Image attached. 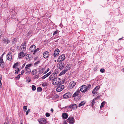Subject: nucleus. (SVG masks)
I'll return each mask as SVG.
<instances>
[{"instance_id":"1","label":"nucleus","mask_w":124,"mask_h":124,"mask_svg":"<svg viewBox=\"0 0 124 124\" xmlns=\"http://www.w3.org/2000/svg\"><path fill=\"white\" fill-rule=\"evenodd\" d=\"M61 79L58 78H56L52 81V84L54 85H56L59 84L61 82Z\"/></svg>"},{"instance_id":"2","label":"nucleus","mask_w":124,"mask_h":124,"mask_svg":"<svg viewBox=\"0 0 124 124\" xmlns=\"http://www.w3.org/2000/svg\"><path fill=\"white\" fill-rule=\"evenodd\" d=\"M32 66V64L30 63L26 65L25 67V71L26 72L25 73L27 74H29L31 71L30 67Z\"/></svg>"},{"instance_id":"3","label":"nucleus","mask_w":124,"mask_h":124,"mask_svg":"<svg viewBox=\"0 0 124 124\" xmlns=\"http://www.w3.org/2000/svg\"><path fill=\"white\" fill-rule=\"evenodd\" d=\"M57 76L56 73L55 72L53 73L49 77L48 79L49 81H53L54 79H55Z\"/></svg>"},{"instance_id":"4","label":"nucleus","mask_w":124,"mask_h":124,"mask_svg":"<svg viewBox=\"0 0 124 124\" xmlns=\"http://www.w3.org/2000/svg\"><path fill=\"white\" fill-rule=\"evenodd\" d=\"M65 58V57L64 54L61 55L58 58L57 62H60L64 61Z\"/></svg>"},{"instance_id":"5","label":"nucleus","mask_w":124,"mask_h":124,"mask_svg":"<svg viewBox=\"0 0 124 124\" xmlns=\"http://www.w3.org/2000/svg\"><path fill=\"white\" fill-rule=\"evenodd\" d=\"M2 57L1 56L0 58V66L1 68H3L5 67V63L2 59Z\"/></svg>"},{"instance_id":"6","label":"nucleus","mask_w":124,"mask_h":124,"mask_svg":"<svg viewBox=\"0 0 124 124\" xmlns=\"http://www.w3.org/2000/svg\"><path fill=\"white\" fill-rule=\"evenodd\" d=\"M80 91L83 93H85L88 90L86 88V86L85 85H82L81 87Z\"/></svg>"},{"instance_id":"7","label":"nucleus","mask_w":124,"mask_h":124,"mask_svg":"<svg viewBox=\"0 0 124 124\" xmlns=\"http://www.w3.org/2000/svg\"><path fill=\"white\" fill-rule=\"evenodd\" d=\"M64 86L63 85H59L58 87L56 88V91L59 92L62 91L64 88Z\"/></svg>"},{"instance_id":"8","label":"nucleus","mask_w":124,"mask_h":124,"mask_svg":"<svg viewBox=\"0 0 124 124\" xmlns=\"http://www.w3.org/2000/svg\"><path fill=\"white\" fill-rule=\"evenodd\" d=\"M38 121L40 124H46V120L44 118H40L39 120Z\"/></svg>"},{"instance_id":"9","label":"nucleus","mask_w":124,"mask_h":124,"mask_svg":"<svg viewBox=\"0 0 124 124\" xmlns=\"http://www.w3.org/2000/svg\"><path fill=\"white\" fill-rule=\"evenodd\" d=\"M67 120L68 122L70 124H73L75 122L74 119L73 117H69Z\"/></svg>"},{"instance_id":"10","label":"nucleus","mask_w":124,"mask_h":124,"mask_svg":"<svg viewBox=\"0 0 124 124\" xmlns=\"http://www.w3.org/2000/svg\"><path fill=\"white\" fill-rule=\"evenodd\" d=\"M71 95V93H67L63 95V97L64 98H68L70 97Z\"/></svg>"},{"instance_id":"11","label":"nucleus","mask_w":124,"mask_h":124,"mask_svg":"<svg viewBox=\"0 0 124 124\" xmlns=\"http://www.w3.org/2000/svg\"><path fill=\"white\" fill-rule=\"evenodd\" d=\"M21 50L24 51L26 50V44L25 43H23L20 46Z\"/></svg>"},{"instance_id":"12","label":"nucleus","mask_w":124,"mask_h":124,"mask_svg":"<svg viewBox=\"0 0 124 124\" xmlns=\"http://www.w3.org/2000/svg\"><path fill=\"white\" fill-rule=\"evenodd\" d=\"M12 54L11 52H9L8 54L7 55V59L9 61H11L12 59Z\"/></svg>"},{"instance_id":"13","label":"nucleus","mask_w":124,"mask_h":124,"mask_svg":"<svg viewBox=\"0 0 124 124\" xmlns=\"http://www.w3.org/2000/svg\"><path fill=\"white\" fill-rule=\"evenodd\" d=\"M64 66V64L63 63L61 62L59 63V65H58V68L60 70H62L63 69Z\"/></svg>"},{"instance_id":"14","label":"nucleus","mask_w":124,"mask_h":124,"mask_svg":"<svg viewBox=\"0 0 124 124\" xmlns=\"http://www.w3.org/2000/svg\"><path fill=\"white\" fill-rule=\"evenodd\" d=\"M43 56L44 58H46L49 56V53L48 51H45L43 53Z\"/></svg>"},{"instance_id":"15","label":"nucleus","mask_w":124,"mask_h":124,"mask_svg":"<svg viewBox=\"0 0 124 124\" xmlns=\"http://www.w3.org/2000/svg\"><path fill=\"white\" fill-rule=\"evenodd\" d=\"M76 83V82H75L73 81H72L70 82L69 84L70 88L71 89L73 88L75 85Z\"/></svg>"},{"instance_id":"16","label":"nucleus","mask_w":124,"mask_h":124,"mask_svg":"<svg viewBox=\"0 0 124 124\" xmlns=\"http://www.w3.org/2000/svg\"><path fill=\"white\" fill-rule=\"evenodd\" d=\"M60 51L58 49H56L54 51V57H56L59 54Z\"/></svg>"},{"instance_id":"17","label":"nucleus","mask_w":124,"mask_h":124,"mask_svg":"<svg viewBox=\"0 0 124 124\" xmlns=\"http://www.w3.org/2000/svg\"><path fill=\"white\" fill-rule=\"evenodd\" d=\"M69 107L70 108H72L73 109H75L77 108L78 106L77 104H74L70 105Z\"/></svg>"},{"instance_id":"18","label":"nucleus","mask_w":124,"mask_h":124,"mask_svg":"<svg viewBox=\"0 0 124 124\" xmlns=\"http://www.w3.org/2000/svg\"><path fill=\"white\" fill-rule=\"evenodd\" d=\"M36 47L34 45L31 46L30 47V50L31 52L34 51L36 49Z\"/></svg>"},{"instance_id":"19","label":"nucleus","mask_w":124,"mask_h":124,"mask_svg":"<svg viewBox=\"0 0 124 124\" xmlns=\"http://www.w3.org/2000/svg\"><path fill=\"white\" fill-rule=\"evenodd\" d=\"M80 91L79 89L77 90L76 92L74 93L72 96V97H75L76 96H78L79 95Z\"/></svg>"},{"instance_id":"20","label":"nucleus","mask_w":124,"mask_h":124,"mask_svg":"<svg viewBox=\"0 0 124 124\" xmlns=\"http://www.w3.org/2000/svg\"><path fill=\"white\" fill-rule=\"evenodd\" d=\"M62 116L63 119H67L68 117V114L66 113H63L62 114Z\"/></svg>"},{"instance_id":"21","label":"nucleus","mask_w":124,"mask_h":124,"mask_svg":"<svg viewBox=\"0 0 124 124\" xmlns=\"http://www.w3.org/2000/svg\"><path fill=\"white\" fill-rule=\"evenodd\" d=\"M2 41L4 43L8 44L9 43L10 41L7 38H4L3 39Z\"/></svg>"},{"instance_id":"22","label":"nucleus","mask_w":124,"mask_h":124,"mask_svg":"<svg viewBox=\"0 0 124 124\" xmlns=\"http://www.w3.org/2000/svg\"><path fill=\"white\" fill-rule=\"evenodd\" d=\"M100 88V87L99 86H96L93 90L92 91V93L93 94H94L96 93V92Z\"/></svg>"},{"instance_id":"23","label":"nucleus","mask_w":124,"mask_h":124,"mask_svg":"<svg viewBox=\"0 0 124 124\" xmlns=\"http://www.w3.org/2000/svg\"><path fill=\"white\" fill-rule=\"evenodd\" d=\"M67 70H68L67 69V68L64 69L59 74V76H60L64 74Z\"/></svg>"},{"instance_id":"24","label":"nucleus","mask_w":124,"mask_h":124,"mask_svg":"<svg viewBox=\"0 0 124 124\" xmlns=\"http://www.w3.org/2000/svg\"><path fill=\"white\" fill-rule=\"evenodd\" d=\"M51 73V72H50L44 75L41 77L42 79H43L46 78V77L48 76Z\"/></svg>"},{"instance_id":"25","label":"nucleus","mask_w":124,"mask_h":124,"mask_svg":"<svg viewBox=\"0 0 124 124\" xmlns=\"http://www.w3.org/2000/svg\"><path fill=\"white\" fill-rule=\"evenodd\" d=\"M18 55L19 57V58L24 57L25 56L24 53L22 52H21L19 53Z\"/></svg>"},{"instance_id":"26","label":"nucleus","mask_w":124,"mask_h":124,"mask_svg":"<svg viewBox=\"0 0 124 124\" xmlns=\"http://www.w3.org/2000/svg\"><path fill=\"white\" fill-rule=\"evenodd\" d=\"M45 70V68H42L41 69H40L39 71V74H42L43 73L44 71Z\"/></svg>"},{"instance_id":"27","label":"nucleus","mask_w":124,"mask_h":124,"mask_svg":"<svg viewBox=\"0 0 124 124\" xmlns=\"http://www.w3.org/2000/svg\"><path fill=\"white\" fill-rule=\"evenodd\" d=\"M38 72L37 70L36 69H34L32 71V72L33 75L36 74Z\"/></svg>"},{"instance_id":"28","label":"nucleus","mask_w":124,"mask_h":124,"mask_svg":"<svg viewBox=\"0 0 124 124\" xmlns=\"http://www.w3.org/2000/svg\"><path fill=\"white\" fill-rule=\"evenodd\" d=\"M85 104V102L84 101H82L78 105V107H80L81 106L84 105Z\"/></svg>"},{"instance_id":"29","label":"nucleus","mask_w":124,"mask_h":124,"mask_svg":"<svg viewBox=\"0 0 124 124\" xmlns=\"http://www.w3.org/2000/svg\"><path fill=\"white\" fill-rule=\"evenodd\" d=\"M37 92H40L42 90V89L41 87H39L37 88Z\"/></svg>"},{"instance_id":"30","label":"nucleus","mask_w":124,"mask_h":124,"mask_svg":"<svg viewBox=\"0 0 124 124\" xmlns=\"http://www.w3.org/2000/svg\"><path fill=\"white\" fill-rule=\"evenodd\" d=\"M105 103V102H103L101 103V105L100 107L101 108H102L103 107Z\"/></svg>"},{"instance_id":"31","label":"nucleus","mask_w":124,"mask_h":124,"mask_svg":"<svg viewBox=\"0 0 124 124\" xmlns=\"http://www.w3.org/2000/svg\"><path fill=\"white\" fill-rule=\"evenodd\" d=\"M20 71V69L18 68H17L16 69V70H15V71H16L15 72V74H17L18 72Z\"/></svg>"},{"instance_id":"32","label":"nucleus","mask_w":124,"mask_h":124,"mask_svg":"<svg viewBox=\"0 0 124 124\" xmlns=\"http://www.w3.org/2000/svg\"><path fill=\"white\" fill-rule=\"evenodd\" d=\"M36 89V86L34 85H32V89L33 91L35 90Z\"/></svg>"},{"instance_id":"33","label":"nucleus","mask_w":124,"mask_h":124,"mask_svg":"<svg viewBox=\"0 0 124 124\" xmlns=\"http://www.w3.org/2000/svg\"><path fill=\"white\" fill-rule=\"evenodd\" d=\"M39 48H38L36 50H35L34 51V52L33 53V54H35L37 53V52L39 51Z\"/></svg>"},{"instance_id":"34","label":"nucleus","mask_w":124,"mask_h":124,"mask_svg":"<svg viewBox=\"0 0 124 124\" xmlns=\"http://www.w3.org/2000/svg\"><path fill=\"white\" fill-rule=\"evenodd\" d=\"M59 31L58 30H56L54 32L53 34V35H54L55 34L58 33H59Z\"/></svg>"},{"instance_id":"35","label":"nucleus","mask_w":124,"mask_h":124,"mask_svg":"<svg viewBox=\"0 0 124 124\" xmlns=\"http://www.w3.org/2000/svg\"><path fill=\"white\" fill-rule=\"evenodd\" d=\"M70 67V64H68L67 65L66 67H67V69L68 70H69Z\"/></svg>"},{"instance_id":"36","label":"nucleus","mask_w":124,"mask_h":124,"mask_svg":"<svg viewBox=\"0 0 124 124\" xmlns=\"http://www.w3.org/2000/svg\"><path fill=\"white\" fill-rule=\"evenodd\" d=\"M100 96H98L97 97L94 98L93 100L92 101L93 102H95V100H98V98Z\"/></svg>"},{"instance_id":"37","label":"nucleus","mask_w":124,"mask_h":124,"mask_svg":"<svg viewBox=\"0 0 124 124\" xmlns=\"http://www.w3.org/2000/svg\"><path fill=\"white\" fill-rule=\"evenodd\" d=\"M18 64V62L16 63H14L13 66V68H15L17 66Z\"/></svg>"},{"instance_id":"38","label":"nucleus","mask_w":124,"mask_h":124,"mask_svg":"<svg viewBox=\"0 0 124 124\" xmlns=\"http://www.w3.org/2000/svg\"><path fill=\"white\" fill-rule=\"evenodd\" d=\"M91 87V85L90 84H89L87 86H86V88L87 89V90H88L89 88Z\"/></svg>"},{"instance_id":"39","label":"nucleus","mask_w":124,"mask_h":124,"mask_svg":"<svg viewBox=\"0 0 124 124\" xmlns=\"http://www.w3.org/2000/svg\"><path fill=\"white\" fill-rule=\"evenodd\" d=\"M40 61H38L37 62H36L34 64V65L35 66H36L37 65V64H39L40 62Z\"/></svg>"},{"instance_id":"40","label":"nucleus","mask_w":124,"mask_h":124,"mask_svg":"<svg viewBox=\"0 0 124 124\" xmlns=\"http://www.w3.org/2000/svg\"><path fill=\"white\" fill-rule=\"evenodd\" d=\"M27 106H24L23 107V110L24 111H26L27 109Z\"/></svg>"},{"instance_id":"41","label":"nucleus","mask_w":124,"mask_h":124,"mask_svg":"<svg viewBox=\"0 0 124 124\" xmlns=\"http://www.w3.org/2000/svg\"><path fill=\"white\" fill-rule=\"evenodd\" d=\"M47 85V83H44L42 84V85L43 86H45Z\"/></svg>"},{"instance_id":"42","label":"nucleus","mask_w":124,"mask_h":124,"mask_svg":"<svg viewBox=\"0 0 124 124\" xmlns=\"http://www.w3.org/2000/svg\"><path fill=\"white\" fill-rule=\"evenodd\" d=\"M100 71L101 72L103 73L105 71V70L104 69L102 68L100 69Z\"/></svg>"},{"instance_id":"43","label":"nucleus","mask_w":124,"mask_h":124,"mask_svg":"<svg viewBox=\"0 0 124 124\" xmlns=\"http://www.w3.org/2000/svg\"><path fill=\"white\" fill-rule=\"evenodd\" d=\"M30 109H28L26 113V115H27L28 114L29 112H30Z\"/></svg>"},{"instance_id":"44","label":"nucleus","mask_w":124,"mask_h":124,"mask_svg":"<svg viewBox=\"0 0 124 124\" xmlns=\"http://www.w3.org/2000/svg\"><path fill=\"white\" fill-rule=\"evenodd\" d=\"M39 78V75H36L34 77V78Z\"/></svg>"},{"instance_id":"45","label":"nucleus","mask_w":124,"mask_h":124,"mask_svg":"<svg viewBox=\"0 0 124 124\" xmlns=\"http://www.w3.org/2000/svg\"><path fill=\"white\" fill-rule=\"evenodd\" d=\"M46 117H49L50 116V115L49 113H46Z\"/></svg>"},{"instance_id":"46","label":"nucleus","mask_w":124,"mask_h":124,"mask_svg":"<svg viewBox=\"0 0 124 124\" xmlns=\"http://www.w3.org/2000/svg\"><path fill=\"white\" fill-rule=\"evenodd\" d=\"M20 74H19L17 76L16 78L17 79H19L20 77Z\"/></svg>"},{"instance_id":"47","label":"nucleus","mask_w":124,"mask_h":124,"mask_svg":"<svg viewBox=\"0 0 124 124\" xmlns=\"http://www.w3.org/2000/svg\"><path fill=\"white\" fill-rule=\"evenodd\" d=\"M49 70V68H48L47 69V70L46 71H45V72L44 73V74H45L46 73H47Z\"/></svg>"},{"instance_id":"48","label":"nucleus","mask_w":124,"mask_h":124,"mask_svg":"<svg viewBox=\"0 0 124 124\" xmlns=\"http://www.w3.org/2000/svg\"><path fill=\"white\" fill-rule=\"evenodd\" d=\"M95 103V102H93V101H92L91 103V105L92 106H93L94 104Z\"/></svg>"},{"instance_id":"49","label":"nucleus","mask_w":124,"mask_h":124,"mask_svg":"<svg viewBox=\"0 0 124 124\" xmlns=\"http://www.w3.org/2000/svg\"><path fill=\"white\" fill-rule=\"evenodd\" d=\"M97 67H96L94 68L93 69V70L94 71H96V70H97Z\"/></svg>"},{"instance_id":"50","label":"nucleus","mask_w":124,"mask_h":124,"mask_svg":"<svg viewBox=\"0 0 124 124\" xmlns=\"http://www.w3.org/2000/svg\"><path fill=\"white\" fill-rule=\"evenodd\" d=\"M25 63H24L22 66V68H21L22 69H23V68H24V66H25Z\"/></svg>"},{"instance_id":"51","label":"nucleus","mask_w":124,"mask_h":124,"mask_svg":"<svg viewBox=\"0 0 124 124\" xmlns=\"http://www.w3.org/2000/svg\"><path fill=\"white\" fill-rule=\"evenodd\" d=\"M63 124H67V122L65 120H64L63 121Z\"/></svg>"},{"instance_id":"52","label":"nucleus","mask_w":124,"mask_h":124,"mask_svg":"<svg viewBox=\"0 0 124 124\" xmlns=\"http://www.w3.org/2000/svg\"><path fill=\"white\" fill-rule=\"evenodd\" d=\"M10 50L11 51L14 52V49L13 48H11L10 49Z\"/></svg>"},{"instance_id":"53","label":"nucleus","mask_w":124,"mask_h":124,"mask_svg":"<svg viewBox=\"0 0 124 124\" xmlns=\"http://www.w3.org/2000/svg\"><path fill=\"white\" fill-rule=\"evenodd\" d=\"M2 78V76L1 75H0V80H1Z\"/></svg>"},{"instance_id":"54","label":"nucleus","mask_w":124,"mask_h":124,"mask_svg":"<svg viewBox=\"0 0 124 124\" xmlns=\"http://www.w3.org/2000/svg\"><path fill=\"white\" fill-rule=\"evenodd\" d=\"M24 71L23 70H22L21 72V74L23 75L24 72Z\"/></svg>"},{"instance_id":"55","label":"nucleus","mask_w":124,"mask_h":124,"mask_svg":"<svg viewBox=\"0 0 124 124\" xmlns=\"http://www.w3.org/2000/svg\"><path fill=\"white\" fill-rule=\"evenodd\" d=\"M0 87L1 88L2 87V83H0Z\"/></svg>"},{"instance_id":"56","label":"nucleus","mask_w":124,"mask_h":124,"mask_svg":"<svg viewBox=\"0 0 124 124\" xmlns=\"http://www.w3.org/2000/svg\"><path fill=\"white\" fill-rule=\"evenodd\" d=\"M51 111L52 112H53L54 111V110L53 108H51Z\"/></svg>"},{"instance_id":"57","label":"nucleus","mask_w":124,"mask_h":124,"mask_svg":"<svg viewBox=\"0 0 124 124\" xmlns=\"http://www.w3.org/2000/svg\"><path fill=\"white\" fill-rule=\"evenodd\" d=\"M122 38H120L118 39V40H121Z\"/></svg>"},{"instance_id":"58","label":"nucleus","mask_w":124,"mask_h":124,"mask_svg":"<svg viewBox=\"0 0 124 124\" xmlns=\"http://www.w3.org/2000/svg\"><path fill=\"white\" fill-rule=\"evenodd\" d=\"M31 81V80H29L28 81V83H29V82H30Z\"/></svg>"},{"instance_id":"59","label":"nucleus","mask_w":124,"mask_h":124,"mask_svg":"<svg viewBox=\"0 0 124 124\" xmlns=\"http://www.w3.org/2000/svg\"><path fill=\"white\" fill-rule=\"evenodd\" d=\"M56 97H58V95H56Z\"/></svg>"},{"instance_id":"60","label":"nucleus","mask_w":124,"mask_h":124,"mask_svg":"<svg viewBox=\"0 0 124 124\" xmlns=\"http://www.w3.org/2000/svg\"><path fill=\"white\" fill-rule=\"evenodd\" d=\"M4 124H8V123H4Z\"/></svg>"},{"instance_id":"61","label":"nucleus","mask_w":124,"mask_h":124,"mask_svg":"<svg viewBox=\"0 0 124 124\" xmlns=\"http://www.w3.org/2000/svg\"><path fill=\"white\" fill-rule=\"evenodd\" d=\"M30 33H31V32H28V33L29 34H30Z\"/></svg>"},{"instance_id":"62","label":"nucleus","mask_w":124,"mask_h":124,"mask_svg":"<svg viewBox=\"0 0 124 124\" xmlns=\"http://www.w3.org/2000/svg\"><path fill=\"white\" fill-rule=\"evenodd\" d=\"M56 60H54V62H56Z\"/></svg>"},{"instance_id":"63","label":"nucleus","mask_w":124,"mask_h":124,"mask_svg":"<svg viewBox=\"0 0 124 124\" xmlns=\"http://www.w3.org/2000/svg\"><path fill=\"white\" fill-rule=\"evenodd\" d=\"M4 54V53H3L2 54V56H3V55Z\"/></svg>"},{"instance_id":"64","label":"nucleus","mask_w":124,"mask_h":124,"mask_svg":"<svg viewBox=\"0 0 124 124\" xmlns=\"http://www.w3.org/2000/svg\"><path fill=\"white\" fill-rule=\"evenodd\" d=\"M20 124H23L22 123H20Z\"/></svg>"}]
</instances>
